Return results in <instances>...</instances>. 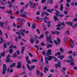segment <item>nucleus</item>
<instances>
[{"label":"nucleus","mask_w":77,"mask_h":77,"mask_svg":"<svg viewBox=\"0 0 77 77\" xmlns=\"http://www.w3.org/2000/svg\"><path fill=\"white\" fill-rule=\"evenodd\" d=\"M68 59L70 60V65L71 66H74L75 64H74V59H72V56L70 55L68 57Z\"/></svg>","instance_id":"1"},{"label":"nucleus","mask_w":77,"mask_h":77,"mask_svg":"<svg viewBox=\"0 0 77 77\" xmlns=\"http://www.w3.org/2000/svg\"><path fill=\"white\" fill-rule=\"evenodd\" d=\"M11 57V56L10 55L8 54V55L6 58L7 59V60H6V62H13V61L12 60H11V59L9 58V57Z\"/></svg>","instance_id":"2"},{"label":"nucleus","mask_w":77,"mask_h":77,"mask_svg":"<svg viewBox=\"0 0 77 77\" xmlns=\"http://www.w3.org/2000/svg\"><path fill=\"white\" fill-rule=\"evenodd\" d=\"M55 11L57 12V13H58V14H59H59L57 13H55V14L56 15L57 17H63L64 16L63 15L60 14V12H59L58 11L55 10Z\"/></svg>","instance_id":"3"},{"label":"nucleus","mask_w":77,"mask_h":77,"mask_svg":"<svg viewBox=\"0 0 77 77\" xmlns=\"http://www.w3.org/2000/svg\"><path fill=\"white\" fill-rule=\"evenodd\" d=\"M66 24H68V25H69V26H71V27H72L73 29H74V28H75V27H74V26H73V23H72V22H71V21L67 22L66 23Z\"/></svg>","instance_id":"4"},{"label":"nucleus","mask_w":77,"mask_h":77,"mask_svg":"<svg viewBox=\"0 0 77 77\" xmlns=\"http://www.w3.org/2000/svg\"><path fill=\"white\" fill-rule=\"evenodd\" d=\"M52 52V51L51 50V49H49L48 51L47 52V53H46V55L47 56V55H51V56L52 55V54L51 53Z\"/></svg>","instance_id":"5"},{"label":"nucleus","mask_w":77,"mask_h":77,"mask_svg":"<svg viewBox=\"0 0 77 77\" xmlns=\"http://www.w3.org/2000/svg\"><path fill=\"white\" fill-rule=\"evenodd\" d=\"M33 2L32 1H29V5L30 6V8H33L34 9L35 8V7L33 6Z\"/></svg>","instance_id":"6"},{"label":"nucleus","mask_w":77,"mask_h":77,"mask_svg":"<svg viewBox=\"0 0 77 77\" xmlns=\"http://www.w3.org/2000/svg\"><path fill=\"white\" fill-rule=\"evenodd\" d=\"M44 61V60H43V58H42V57L41 56V61H40V65L42 67L43 66H44L43 64L44 63H43V61Z\"/></svg>","instance_id":"7"},{"label":"nucleus","mask_w":77,"mask_h":77,"mask_svg":"<svg viewBox=\"0 0 77 77\" xmlns=\"http://www.w3.org/2000/svg\"><path fill=\"white\" fill-rule=\"evenodd\" d=\"M47 56H48V58L47 57V59H48V60H49V61H51V60L53 59L54 58V57H53L51 56L48 55H47Z\"/></svg>","instance_id":"8"},{"label":"nucleus","mask_w":77,"mask_h":77,"mask_svg":"<svg viewBox=\"0 0 77 77\" xmlns=\"http://www.w3.org/2000/svg\"><path fill=\"white\" fill-rule=\"evenodd\" d=\"M18 65L16 66L17 68V69H20L21 68V62H18L17 63Z\"/></svg>","instance_id":"9"},{"label":"nucleus","mask_w":77,"mask_h":77,"mask_svg":"<svg viewBox=\"0 0 77 77\" xmlns=\"http://www.w3.org/2000/svg\"><path fill=\"white\" fill-rule=\"evenodd\" d=\"M63 4H60V10L61 11H63Z\"/></svg>","instance_id":"10"},{"label":"nucleus","mask_w":77,"mask_h":77,"mask_svg":"<svg viewBox=\"0 0 77 77\" xmlns=\"http://www.w3.org/2000/svg\"><path fill=\"white\" fill-rule=\"evenodd\" d=\"M3 70H5V71H6L7 68H6V64H4L3 65Z\"/></svg>","instance_id":"11"},{"label":"nucleus","mask_w":77,"mask_h":77,"mask_svg":"<svg viewBox=\"0 0 77 77\" xmlns=\"http://www.w3.org/2000/svg\"><path fill=\"white\" fill-rule=\"evenodd\" d=\"M9 66H10V67L11 68H13L12 66H14V67H15V63H14L11 65L10 64Z\"/></svg>","instance_id":"12"},{"label":"nucleus","mask_w":77,"mask_h":77,"mask_svg":"<svg viewBox=\"0 0 77 77\" xmlns=\"http://www.w3.org/2000/svg\"><path fill=\"white\" fill-rule=\"evenodd\" d=\"M25 50V47H22V50L21 51V53L22 54L24 53V51Z\"/></svg>","instance_id":"13"},{"label":"nucleus","mask_w":77,"mask_h":77,"mask_svg":"<svg viewBox=\"0 0 77 77\" xmlns=\"http://www.w3.org/2000/svg\"><path fill=\"white\" fill-rule=\"evenodd\" d=\"M55 68H58V67H60V68L61 67V66H60V65H59V64H57V63H56L55 64Z\"/></svg>","instance_id":"14"},{"label":"nucleus","mask_w":77,"mask_h":77,"mask_svg":"<svg viewBox=\"0 0 77 77\" xmlns=\"http://www.w3.org/2000/svg\"><path fill=\"white\" fill-rule=\"evenodd\" d=\"M45 69H44V72L45 73H46V71H48V68H47L46 66H45L44 67Z\"/></svg>","instance_id":"15"},{"label":"nucleus","mask_w":77,"mask_h":77,"mask_svg":"<svg viewBox=\"0 0 77 77\" xmlns=\"http://www.w3.org/2000/svg\"><path fill=\"white\" fill-rule=\"evenodd\" d=\"M54 21L56 22L57 21V20H58V21H59V19H58V17H57L55 16H54Z\"/></svg>","instance_id":"16"},{"label":"nucleus","mask_w":77,"mask_h":77,"mask_svg":"<svg viewBox=\"0 0 77 77\" xmlns=\"http://www.w3.org/2000/svg\"><path fill=\"white\" fill-rule=\"evenodd\" d=\"M14 51V50H13V49H10L9 50L8 52L10 53V54H12V52Z\"/></svg>","instance_id":"17"},{"label":"nucleus","mask_w":77,"mask_h":77,"mask_svg":"<svg viewBox=\"0 0 77 77\" xmlns=\"http://www.w3.org/2000/svg\"><path fill=\"white\" fill-rule=\"evenodd\" d=\"M59 59H60L61 60H62L64 58V56L63 55H61L60 56L58 57Z\"/></svg>","instance_id":"18"},{"label":"nucleus","mask_w":77,"mask_h":77,"mask_svg":"<svg viewBox=\"0 0 77 77\" xmlns=\"http://www.w3.org/2000/svg\"><path fill=\"white\" fill-rule=\"evenodd\" d=\"M30 42H31V44H33V42L34 41V39H33V37H32V38L30 40Z\"/></svg>","instance_id":"19"},{"label":"nucleus","mask_w":77,"mask_h":77,"mask_svg":"<svg viewBox=\"0 0 77 77\" xmlns=\"http://www.w3.org/2000/svg\"><path fill=\"white\" fill-rule=\"evenodd\" d=\"M45 62L46 64H48V59H47V57H45Z\"/></svg>","instance_id":"20"},{"label":"nucleus","mask_w":77,"mask_h":77,"mask_svg":"<svg viewBox=\"0 0 77 77\" xmlns=\"http://www.w3.org/2000/svg\"><path fill=\"white\" fill-rule=\"evenodd\" d=\"M5 53H6V52L4 51L3 53H1V55L2 57H5Z\"/></svg>","instance_id":"21"},{"label":"nucleus","mask_w":77,"mask_h":77,"mask_svg":"<svg viewBox=\"0 0 77 77\" xmlns=\"http://www.w3.org/2000/svg\"><path fill=\"white\" fill-rule=\"evenodd\" d=\"M12 57H17V54L16 53H14L13 54V55L11 56Z\"/></svg>","instance_id":"22"},{"label":"nucleus","mask_w":77,"mask_h":77,"mask_svg":"<svg viewBox=\"0 0 77 77\" xmlns=\"http://www.w3.org/2000/svg\"><path fill=\"white\" fill-rule=\"evenodd\" d=\"M31 61L32 62H38V60L36 59H32V60Z\"/></svg>","instance_id":"23"},{"label":"nucleus","mask_w":77,"mask_h":77,"mask_svg":"<svg viewBox=\"0 0 77 77\" xmlns=\"http://www.w3.org/2000/svg\"><path fill=\"white\" fill-rule=\"evenodd\" d=\"M47 40L48 41H51V37L48 36L47 38Z\"/></svg>","instance_id":"24"},{"label":"nucleus","mask_w":77,"mask_h":77,"mask_svg":"<svg viewBox=\"0 0 77 77\" xmlns=\"http://www.w3.org/2000/svg\"><path fill=\"white\" fill-rule=\"evenodd\" d=\"M60 51L61 53H63L64 50L62 48H60Z\"/></svg>","instance_id":"25"},{"label":"nucleus","mask_w":77,"mask_h":77,"mask_svg":"<svg viewBox=\"0 0 77 77\" xmlns=\"http://www.w3.org/2000/svg\"><path fill=\"white\" fill-rule=\"evenodd\" d=\"M0 4L2 5H3V6H5V3H4V2H3V1H1Z\"/></svg>","instance_id":"26"},{"label":"nucleus","mask_w":77,"mask_h":77,"mask_svg":"<svg viewBox=\"0 0 77 77\" xmlns=\"http://www.w3.org/2000/svg\"><path fill=\"white\" fill-rule=\"evenodd\" d=\"M51 23V22L50 21L48 22V28L50 27V26H51V24H50Z\"/></svg>","instance_id":"27"},{"label":"nucleus","mask_w":77,"mask_h":77,"mask_svg":"<svg viewBox=\"0 0 77 77\" xmlns=\"http://www.w3.org/2000/svg\"><path fill=\"white\" fill-rule=\"evenodd\" d=\"M68 39V37H65L64 40V42H66Z\"/></svg>","instance_id":"28"},{"label":"nucleus","mask_w":77,"mask_h":77,"mask_svg":"<svg viewBox=\"0 0 77 77\" xmlns=\"http://www.w3.org/2000/svg\"><path fill=\"white\" fill-rule=\"evenodd\" d=\"M27 66L28 67V68L29 69V70H30V71H32V69L31 68H30V66H29V64H26Z\"/></svg>","instance_id":"29"},{"label":"nucleus","mask_w":77,"mask_h":77,"mask_svg":"<svg viewBox=\"0 0 77 77\" xmlns=\"http://www.w3.org/2000/svg\"><path fill=\"white\" fill-rule=\"evenodd\" d=\"M35 28H36V26H35V25L34 24H32V29H35Z\"/></svg>","instance_id":"30"},{"label":"nucleus","mask_w":77,"mask_h":77,"mask_svg":"<svg viewBox=\"0 0 77 77\" xmlns=\"http://www.w3.org/2000/svg\"><path fill=\"white\" fill-rule=\"evenodd\" d=\"M26 74V72H23L22 73H20L19 74V75H24Z\"/></svg>","instance_id":"31"},{"label":"nucleus","mask_w":77,"mask_h":77,"mask_svg":"<svg viewBox=\"0 0 77 77\" xmlns=\"http://www.w3.org/2000/svg\"><path fill=\"white\" fill-rule=\"evenodd\" d=\"M36 30L38 34V35H39V34H40V31H39V30L38 29H36Z\"/></svg>","instance_id":"32"},{"label":"nucleus","mask_w":77,"mask_h":77,"mask_svg":"<svg viewBox=\"0 0 77 77\" xmlns=\"http://www.w3.org/2000/svg\"><path fill=\"white\" fill-rule=\"evenodd\" d=\"M16 33L17 34V35H20V36H21L22 35L20 32H16Z\"/></svg>","instance_id":"33"},{"label":"nucleus","mask_w":77,"mask_h":77,"mask_svg":"<svg viewBox=\"0 0 77 77\" xmlns=\"http://www.w3.org/2000/svg\"><path fill=\"white\" fill-rule=\"evenodd\" d=\"M51 46H52V45H51L48 44L47 46V48H50V47H51Z\"/></svg>","instance_id":"34"},{"label":"nucleus","mask_w":77,"mask_h":77,"mask_svg":"<svg viewBox=\"0 0 77 77\" xmlns=\"http://www.w3.org/2000/svg\"><path fill=\"white\" fill-rule=\"evenodd\" d=\"M36 73H37V75H38V74H39L40 75H41V72H39V71L38 70H37L36 72Z\"/></svg>","instance_id":"35"},{"label":"nucleus","mask_w":77,"mask_h":77,"mask_svg":"<svg viewBox=\"0 0 77 77\" xmlns=\"http://www.w3.org/2000/svg\"><path fill=\"white\" fill-rule=\"evenodd\" d=\"M54 42L56 44V45H59V44L57 43L56 40H53Z\"/></svg>","instance_id":"36"},{"label":"nucleus","mask_w":77,"mask_h":77,"mask_svg":"<svg viewBox=\"0 0 77 77\" xmlns=\"http://www.w3.org/2000/svg\"><path fill=\"white\" fill-rule=\"evenodd\" d=\"M4 23H3V22H1V23H0V26H1L2 27H3V24Z\"/></svg>","instance_id":"37"},{"label":"nucleus","mask_w":77,"mask_h":77,"mask_svg":"<svg viewBox=\"0 0 77 77\" xmlns=\"http://www.w3.org/2000/svg\"><path fill=\"white\" fill-rule=\"evenodd\" d=\"M23 20H21L20 21V22L19 23V24H20V25H23Z\"/></svg>","instance_id":"38"},{"label":"nucleus","mask_w":77,"mask_h":77,"mask_svg":"<svg viewBox=\"0 0 77 77\" xmlns=\"http://www.w3.org/2000/svg\"><path fill=\"white\" fill-rule=\"evenodd\" d=\"M44 14H45V15L47 16H48V15H49V14L47 12H44Z\"/></svg>","instance_id":"39"},{"label":"nucleus","mask_w":77,"mask_h":77,"mask_svg":"<svg viewBox=\"0 0 77 77\" xmlns=\"http://www.w3.org/2000/svg\"><path fill=\"white\" fill-rule=\"evenodd\" d=\"M47 43H50L51 44H53V42L51 40L47 42Z\"/></svg>","instance_id":"40"},{"label":"nucleus","mask_w":77,"mask_h":77,"mask_svg":"<svg viewBox=\"0 0 77 77\" xmlns=\"http://www.w3.org/2000/svg\"><path fill=\"white\" fill-rule=\"evenodd\" d=\"M43 37H44V35L42 34L40 36V37L38 38L40 39V38H43Z\"/></svg>","instance_id":"41"},{"label":"nucleus","mask_w":77,"mask_h":77,"mask_svg":"<svg viewBox=\"0 0 77 77\" xmlns=\"http://www.w3.org/2000/svg\"><path fill=\"white\" fill-rule=\"evenodd\" d=\"M71 48H73L74 47V43H71Z\"/></svg>","instance_id":"42"},{"label":"nucleus","mask_w":77,"mask_h":77,"mask_svg":"<svg viewBox=\"0 0 77 77\" xmlns=\"http://www.w3.org/2000/svg\"><path fill=\"white\" fill-rule=\"evenodd\" d=\"M57 41L59 43H60V40L59 39V38H57Z\"/></svg>","instance_id":"43"},{"label":"nucleus","mask_w":77,"mask_h":77,"mask_svg":"<svg viewBox=\"0 0 77 77\" xmlns=\"http://www.w3.org/2000/svg\"><path fill=\"white\" fill-rule=\"evenodd\" d=\"M42 53L43 56H45V54H46V53H45V51H42Z\"/></svg>","instance_id":"44"},{"label":"nucleus","mask_w":77,"mask_h":77,"mask_svg":"<svg viewBox=\"0 0 77 77\" xmlns=\"http://www.w3.org/2000/svg\"><path fill=\"white\" fill-rule=\"evenodd\" d=\"M5 29H7L8 30H11V28H10V26H8V27H5Z\"/></svg>","instance_id":"45"},{"label":"nucleus","mask_w":77,"mask_h":77,"mask_svg":"<svg viewBox=\"0 0 77 77\" xmlns=\"http://www.w3.org/2000/svg\"><path fill=\"white\" fill-rule=\"evenodd\" d=\"M39 12H40L39 11H37L36 13V15H40V13Z\"/></svg>","instance_id":"46"},{"label":"nucleus","mask_w":77,"mask_h":77,"mask_svg":"<svg viewBox=\"0 0 77 77\" xmlns=\"http://www.w3.org/2000/svg\"><path fill=\"white\" fill-rule=\"evenodd\" d=\"M2 74L5 75L6 73V71H5V70H3V71H2Z\"/></svg>","instance_id":"47"},{"label":"nucleus","mask_w":77,"mask_h":77,"mask_svg":"<svg viewBox=\"0 0 77 77\" xmlns=\"http://www.w3.org/2000/svg\"><path fill=\"white\" fill-rule=\"evenodd\" d=\"M29 56H26V57H25V59H26V60H29Z\"/></svg>","instance_id":"48"},{"label":"nucleus","mask_w":77,"mask_h":77,"mask_svg":"<svg viewBox=\"0 0 77 77\" xmlns=\"http://www.w3.org/2000/svg\"><path fill=\"white\" fill-rule=\"evenodd\" d=\"M47 11H48V12H49V13H52V11H51L49 9H48L47 10Z\"/></svg>","instance_id":"49"},{"label":"nucleus","mask_w":77,"mask_h":77,"mask_svg":"<svg viewBox=\"0 0 77 77\" xmlns=\"http://www.w3.org/2000/svg\"><path fill=\"white\" fill-rule=\"evenodd\" d=\"M55 34H56L57 35H59L60 34V33L59 32L57 31H56L55 32Z\"/></svg>","instance_id":"50"},{"label":"nucleus","mask_w":77,"mask_h":77,"mask_svg":"<svg viewBox=\"0 0 77 77\" xmlns=\"http://www.w3.org/2000/svg\"><path fill=\"white\" fill-rule=\"evenodd\" d=\"M13 45H11L9 47V48H10V49H12V48H13Z\"/></svg>","instance_id":"51"},{"label":"nucleus","mask_w":77,"mask_h":77,"mask_svg":"<svg viewBox=\"0 0 77 77\" xmlns=\"http://www.w3.org/2000/svg\"><path fill=\"white\" fill-rule=\"evenodd\" d=\"M32 67V69H35V65H32L31 66Z\"/></svg>","instance_id":"52"},{"label":"nucleus","mask_w":77,"mask_h":77,"mask_svg":"<svg viewBox=\"0 0 77 77\" xmlns=\"http://www.w3.org/2000/svg\"><path fill=\"white\" fill-rule=\"evenodd\" d=\"M42 3H46V0H42Z\"/></svg>","instance_id":"53"},{"label":"nucleus","mask_w":77,"mask_h":77,"mask_svg":"<svg viewBox=\"0 0 77 77\" xmlns=\"http://www.w3.org/2000/svg\"><path fill=\"white\" fill-rule=\"evenodd\" d=\"M54 59L55 62H57V59L55 57H54Z\"/></svg>","instance_id":"54"},{"label":"nucleus","mask_w":77,"mask_h":77,"mask_svg":"<svg viewBox=\"0 0 77 77\" xmlns=\"http://www.w3.org/2000/svg\"><path fill=\"white\" fill-rule=\"evenodd\" d=\"M10 18H11V20H12V19H14L15 18V17L14 16H10Z\"/></svg>","instance_id":"55"},{"label":"nucleus","mask_w":77,"mask_h":77,"mask_svg":"<svg viewBox=\"0 0 77 77\" xmlns=\"http://www.w3.org/2000/svg\"><path fill=\"white\" fill-rule=\"evenodd\" d=\"M72 50H70V51H69L68 52V53L69 54H72Z\"/></svg>","instance_id":"56"},{"label":"nucleus","mask_w":77,"mask_h":77,"mask_svg":"<svg viewBox=\"0 0 77 77\" xmlns=\"http://www.w3.org/2000/svg\"><path fill=\"white\" fill-rule=\"evenodd\" d=\"M47 9V6H44V7L43 8V10H46Z\"/></svg>","instance_id":"57"},{"label":"nucleus","mask_w":77,"mask_h":77,"mask_svg":"<svg viewBox=\"0 0 77 77\" xmlns=\"http://www.w3.org/2000/svg\"><path fill=\"white\" fill-rule=\"evenodd\" d=\"M0 8L2 9H5V7L4 6L2 7L1 6H0Z\"/></svg>","instance_id":"58"},{"label":"nucleus","mask_w":77,"mask_h":77,"mask_svg":"<svg viewBox=\"0 0 77 77\" xmlns=\"http://www.w3.org/2000/svg\"><path fill=\"white\" fill-rule=\"evenodd\" d=\"M36 19L37 21H39V17H36Z\"/></svg>","instance_id":"59"},{"label":"nucleus","mask_w":77,"mask_h":77,"mask_svg":"<svg viewBox=\"0 0 77 77\" xmlns=\"http://www.w3.org/2000/svg\"><path fill=\"white\" fill-rule=\"evenodd\" d=\"M27 63L28 64H31V61L30 60H28L27 61Z\"/></svg>","instance_id":"60"},{"label":"nucleus","mask_w":77,"mask_h":77,"mask_svg":"<svg viewBox=\"0 0 77 77\" xmlns=\"http://www.w3.org/2000/svg\"><path fill=\"white\" fill-rule=\"evenodd\" d=\"M66 7H69V6H70L69 4L68 3H66Z\"/></svg>","instance_id":"61"},{"label":"nucleus","mask_w":77,"mask_h":77,"mask_svg":"<svg viewBox=\"0 0 77 77\" xmlns=\"http://www.w3.org/2000/svg\"><path fill=\"white\" fill-rule=\"evenodd\" d=\"M51 33L52 35H55V32H53V31H51Z\"/></svg>","instance_id":"62"},{"label":"nucleus","mask_w":77,"mask_h":77,"mask_svg":"<svg viewBox=\"0 0 77 77\" xmlns=\"http://www.w3.org/2000/svg\"><path fill=\"white\" fill-rule=\"evenodd\" d=\"M57 55H61V54L60 52H57Z\"/></svg>","instance_id":"63"},{"label":"nucleus","mask_w":77,"mask_h":77,"mask_svg":"<svg viewBox=\"0 0 77 77\" xmlns=\"http://www.w3.org/2000/svg\"><path fill=\"white\" fill-rule=\"evenodd\" d=\"M73 69H74V70H77V67L76 66H74L73 67Z\"/></svg>","instance_id":"64"}]
</instances>
